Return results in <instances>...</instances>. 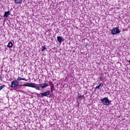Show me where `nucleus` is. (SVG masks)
I'll use <instances>...</instances> for the list:
<instances>
[{
	"instance_id": "obj_12",
	"label": "nucleus",
	"mask_w": 130,
	"mask_h": 130,
	"mask_svg": "<svg viewBox=\"0 0 130 130\" xmlns=\"http://www.w3.org/2000/svg\"><path fill=\"white\" fill-rule=\"evenodd\" d=\"M46 47L45 46H43L42 47V51H44V50H46Z\"/></svg>"
},
{
	"instance_id": "obj_8",
	"label": "nucleus",
	"mask_w": 130,
	"mask_h": 130,
	"mask_svg": "<svg viewBox=\"0 0 130 130\" xmlns=\"http://www.w3.org/2000/svg\"><path fill=\"white\" fill-rule=\"evenodd\" d=\"M22 2L23 0H14L15 4H16L17 5H22Z\"/></svg>"
},
{
	"instance_id": "obj_17",
	"label": "nucleus",
	"mask_w": 130,
	"mask_h": 130,
	"mask_svg": "<svg viewBox=\"0 0 130 130\" xmlns=\"http://www.w3.org/2000/svg\"><path fill=\"white\" fill-rule=\"evenodd\" d=\"M102 77H101V78H100V80H101H101L102 79Z\"/></svg>"
},
{
	"instance_id": "obj_1",
	"label": "nucleus",
	"mask_w": 130,
	"mask_h": 130,
	"mask_svg": "<svg viewBox=\"0 0 130 130\" xmlns=\"http://www.w3.org/2000/svg\"><path fill=\"white\" fill-rule=\"evenodd\" d=\"M27 81L28 80H26L25 78H23L22 77H18L16 80H14L11 82V88H13V89H16L17 87H19V84H20V81Z\"/></svg>"
},
{
	"instance_id": "obj_5",
	"label": "nucleus",
	"mask_w": 130,
	"mask_h": 130,
	"mask_svg": "<svg viewBox=\"0 0 130 130\" xmlns=\"http://www.w3.org/2000/svg\"><path fill=\"white\" fill-rule=\"evenodd\" d=\"M48 95H50V91H46L45 92L41 93V97H44Z\"/></svg>"
},
{
	"instance_id": "obj_14",
	"label": "nucleus",
	"mask_w": 130,
	"mask_h": 130,
	"mask_svg": "<svg viewBox=\"0 0 130 130\" xmlns=\"http://www.w3.org/2000/svg\"><path fill=\"white\" fill-rule=\"evenodd\" d=\"M5 85L0 86V91H1V90H3V89H4V88H5Z\"/></svg>"
},
{
	"instance_id": "obj_16",
	"label": "nucleus",
	"mask_w": 130,
	"mask_h": 130,
	"mask_svg": "<svg viewBox=\"0 0 130 130\" xmlns=\"http://www.w3.org/2000/svg\"><path fill=\"white\" fill-rule=\"evenodd\" d=\"M53 91V90L52 89H51V93H52Z\"/></svg>"
},
{
	"instance_id": "obj_19",
	"label": "nucleus",
	"mask_w": 130,
	"mask_h": 130,
	"mask_svg": "<svg viewBox=\"0 0 130 130\" xmlns=\"http://www.w3.org/2000/svg\"><path fill=\"white\" fill-rule=\"evenodd\" d=\"M128 62L130 63V60L128 61Z\"/></svg>"
},
{
	"instance_id": "obj_15",
	"label": "nucleus",
	"mask_w": 130,
	"mask_h": 130,
	"mask_svg": "<svg viewBox=\"0 0 130 130\" xmlns=\"http://www.w3.org/2000/svg\"><path fill=\"white\" fill-rule=\"evenodd\" d=\"M53 88H54V85L53 84H52V85L51 86V89H53Z\"/></svg>"
},
{
	"instance_id": "obj_13",
	"label": "nucleus",
	"mask_w": 130,
	"mask_h": 130,
	"mask_svg": "<svg viewBox=\"0 0 130 130\" xmlns=\"http://www.w3.org/2000/svg\"><path fill=\"white\" fill-rule=\"evenodd\" d=\"M78 98H83V97H84V95H81V94L78 93Z\"/></svg>"
},
{
	"instance_id": "obj_7",
	"label": "nucleus",
	"mask_w": 130,
	"mask_h": 130,
	"mask_svg": "<svg viewBox=\"0 0 130 130\" xmlns=\"http://www.w3.org/2000/svg\"><path fill=\"white\" fill-rule=\"evenodd\" d=\"M10 14H11V12H10V11L5 12L4 15V18H8V17H9V16H10Z\"/></svg>"
},
{
	"instance_id": "obj_2",
	"label": "nucleus",
	"mask_w": 130,
	"mask_h": 130,
	"mask_svg": "<svg viewBox=\"0 0 130 130\" xmlns=\"http://www.w3.org/2000/svg\"><path fill=\"white\" fill-rule=\"evenodd\" d=\"M23 86H25V87H30L31 88H34L36 89V90H40V88H39L38 84H35V83H26L25 84H23Z\"/></svg>"
},
{
	"instance_id": "obj_9",
	"label": "nucleus",
	"mask_w": 130,
	"mask_h": 130,
	"mask_svg": "<svg viewBox=\"0 0 130 130\" xmlns=\"http://www.w3.org/2000/svg\"><path fill=\"white\" fill-rule=\"evenodd\" d=\"M57 39L59 43H61V42L63 41L62 38H61V37H57Z\"/></svg>"
},
{
	"instance_id": "obj_4",
	"label": "nucleus",
	"mask_w": 130,
	"mask_h": 130,
	"mask_svg": "<svg viewBox=\"0 0 130 130\" xmlns=\"http://www.w3.org/2000/svg\"><path fill=\"white\" fill-rule=\"evenodd\" d=\"M120 32V30H119V27H114L112 30V34L113 35H116L117 34H119V32Z\"/></svg>"
},
{
	"instance_id": "obj_11",
	"label": "nucleus",
	"mask_w": 130,
	"mask_h": 130,
	"mask_svg": "<svg viewBox=\"0 0 130 130\" xmlns=\"http://www.w3.org/2000/svg\"><path fill=\"white\" fill-rule=\"evenodd\" d=\"M8 47H13V43H12V42H10L8 45H7Z\"/></svg>"
},
{
	"instance_id": "obj_18",
	"label": "nucleus",
	"mask_w": 130,
	"mask_h": 130,
	"mask_svg": "<svg viewBox=\"0 0 130 130\" xmlns=\"http://www.w3.org/2000/svg\"><path fill=\"white\" fill-rule=\"evenodd\" d=\"M49 85H51V82H50Z\"/></svg>"
},
{
	"instance_id": "obj_10",
	"label": "nucleus",
	"mask_w": 130,
	"mask_h": 130,
	"mask_svg": "<svg viewBox=\"0 0 130 130\" xmlns=\"http://www.w3.org/2000/svg\"><path fill=\"white\" fill-rule=\"evenodd\" d=\"M100 87H103V83H100L99 85L95 87V90H97V89H99V90H100Z\"/></svg>"
},
{
	"instance_id": "obj_3",
	"label": "nucleus",
	"mask_w": 130,
	"mask_h": 130,
	"mask_svg": "<svg viewBox=\"0 0 130 130\" xmlns=\"http://www.w3.org/2000/svg\"><path fill=\"white\" fill-rule=\"evenodd\" d=\"M101 101L103 105H107V106H109L110 104H111L112 101L108 99V98H105L102 100Z\"/></svg>"
},
{
	"instance_id": "obj_6",
	"label": "nucleus",
	"mask_w": 130,
	"mask_h": 130,
	"mask_svg": "<svg viewBox=\"0 0 130 130\" xmlns=\"http://www.w3.org/2000/svg\"><path fill=\"white\" fill-rule=\"evenodd\" d=\"M39 87L43 88H46V87H48V84L47 83L40 84Z\"/></svg>"
}]
</instances>
